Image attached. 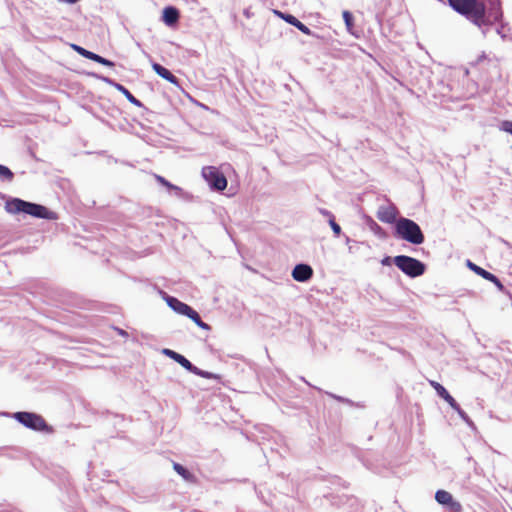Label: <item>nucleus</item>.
<instances>
[{
    "instance_id": "obj_17",
    "label": "nucleus",
    "mask_w": 512,
    "mask_h": 512,
    "mask_svg": "<svg viewBox=\"0 0 512 512\" xmlns=\"http://www.w3.org/2000/svg\"><path fill=\"white\" fill-rule=\"evenodd\" d=\"M284 20L287 23H289V24L295 26L296 28H298L304 34H306V35H311L312 34L311 30L306 25H304L302 22H300L293 15H286V17H284Z\"/></svg>"
},
{
    "instance_id": "obj_25",
    "label": "nucleus",
    "mask_w": 512,
    "mask_h": 512,
    "mask_svg": "<svg viewBox=\"0 0 512 512\" xmlns=\"http://www.w3.org/2000/svg\"><path fill=\"white\" fill-rule=\"evenodd\" d=\"M175 471L180 474L183 478L188 479L190 473L180 464L174 463L173 465Z\"/></svg>"
},
{
    "instance_id": "obj_1",
    "label": "nucleus",
    "mask_w": 512,
    "mask_h": 512,
    "mask_svg": "<svg viewBox=\"0 0 512 512\" xmlns=\"http://www.w3.org/2000/svg\"><path fill=\"white\" fill-rule=\"evenodd\" d=\"M8 213L11 214H17L20 212L26 213L28 215L37 217V218H43V219H55V213L52 211H49L46 207L26 202L24 200L14 198L12 200H9L6 202L5 206Z\"/></svg>"
},
{
    "instance_id": "obj_6",
    "label": "nucleus",
    "mask_w": 512,
    "mask_h": 512,
    "mask_svg": "<svg viewBox=\"0 0 512 512\" xmlns=\"http://www.w3.org/2000/svg\"><path fill=\"white\" fill-rule=\"evenodd\" d=\"M202 176L211 189L222 191L227 186V179L216 167L206 166L202 169Z\"/></svg>"
},
{
    "instance_id": "obj_28",
    "label": "nucleus",
    "mask_w": 512,
    "mask_h": 512,
    "mask_svg": "<svg viewBox=\"0 0 512 512\" xmlns=\"http://www.w3.org/2000/svg\"><path fill=\"white\" fill-rule=\"evenodd\" d=\"M458 415L468 424H471V420L470 418L468 417V415L460 408V406H458V410H455Z\"/></svg>"
},
{
    "instance_id": "obj_3",
    "label": "nucleus",
    "mask_w": 512,
    "mask_h": 512,
    "mask_svg": "<svg viewBox=\"0 0 512 512\" xmlns=\"http://www.w3.org/2000/svg\"><path fill=\"white\" fill-rule=\"evenodd\" d=\"M448 2L454 10L466 15L472 22L482 21L479 0H448Z\"/></svg>"
},
{
    "instance_id": "obj_13",
    "label": "nucleus",
    "mask_w": 512,
    "mask_h": 512,
    "mask_svg": "<svg viewBox=\"0 0 512 512\" xmlns=\"http://www.w3.org/2000/svg\"><path fill=\"white\" fill-rule=\"evenodd\" d=\"M162 353L164 355L168 356L169 358L173 359L175 362L180 364L183 368H185L189 372L193 367V364L188 359H186L183 355H181L173 350L165 348V349H163Z\"/></svg>"
},
{
    "instance_id": "obj_11",
    "label": "nucleus",
    "mask_w": 512,
    "mask_h": 512,
    "mask_svg": "<svg viewBox=\"0 0 512 512\" xmlns=\"http://www.w3.org/2000/svg\"><path fill=\"white\" fill-rule=\"evenodd\" d=\"M167 305L176 313L180 315L187 316L189 312H191L192 307L187 305L186 303L181 302L175 297L165 295L164 297Z\"/></svg>"
},
{
    "instance_id": "obj_29",
    "label": "nucleus",
    "mask_w": 512,
    "mask_h": 512,
    "mask_svg": "<svg viewBox=\"0 0 512 512\" xmlns=\"http://www.w3.org/2000/svg\"><path fill=\"white\" fill-rule=\"evenodd\" d=\"M502 130L512 134V121H504L501 125Z\"/></svg>"
},
{
    "instance_id": "obj_31",
    "label": "nucleus",
    "mask_w": 512,
    "mask_h": 512,
    "mask_svg": "<svg viewBox=\"0 0 512 512\" xmlns=\"http://www.w3.org/2000/svg\"><path fill=\"white\" fill-rule=\"evenodd\" d=\"M490 282L494 283L496 285V287L502 291L504 289V286L502 285V283L499 281V279L495 276V279L493 280H489Z\"/></svg>"
},
{
    "instance_id": "obj_18",
    "label": "nucleus",
    "mask_w": 512,
    "mask_h": 512,
    "mask_svg": "<svg viewBox=\"0 0 512 512\" xmlns=\"http://www.w3.org/2000/svg\"><path fill=\"white\" fill-rule=\"evenodd\" d=\"M467 266L474 271L477 275L483 277L486 280H493L495 279V275L492 273L484 270L483 268L477 266L476 264L472 263L470 260L467 261Z\"/></svg>"
},
{
    "instance_id": "obj_35",
    "label": "nucleus",
    "mask_w": 512,
    "mask_h": 512,
    "mask_svg": "<svg viewBox=\"0 0 512 512\" xmlns=\"http://www.w3.org/2000/svg\"><path fill=\"white\" fill-rule=\"evenodd\" d=\"M275 13H276L279 17H281L282 19H284V17H286V15H287V14H284V13L279 12V11H275Z\"/></svg>"
},
{
    "instance_id": "obj_8",
    "label": "nucleus",
    "mask_w": 512,
    "mask_h": 512,
    "mask_svg": "<svg viewBox=\"0 0 512 512\" xmlns=\"http://www.w3.org/2000/svg\"><path fill=\"white\" fill-rule=\"evenodd\" d=\"M436 501L445 506L449 512H461L462 506L456 501L452 494L445 490H438L435 494Z\"/></svg>"
},
{
    "instance_id": "obj_33",
    "label": "nucleus",
    "mask_w": 512,
    "mask_h": 512,
    "mask_svg": "<svg viewBox=\"0 0 512 512\" xmlns=\"http://www.w3.org/2000/svg\"><path fill=\"white\" fill-rule=\"evenodd\" d=\"M59 2L68 3V4H75L79 0H58Z\"/></svg>"
},
{
    "instance_id": "obj_30",
    "label": "nucleus",
    "mask_w": 512,
    "mask_h": 512,
    "mask_svg": "<svg viewBox=\"0 0 512 512\" xmlns=\"http://www.w3.org/2000/svg\"><path fill=\"white\" fill-rule=\"evenodd\" d=\"M318 211H319V213L321 215H323L324 217L328 218V221H330L331 219L335 218L334 215L330 211H328L327 209L319 208Z\"/></svg>"
},
{
    "instance_id": "obj_9",
    "label": "nucleus",
    "mask_w": 512,
    "mask_h": 512,
    "mask_svg": "<svg viewBox=\"0 0 512 512\" xmlns=\"http://www.w3.org/2000/svg\"><path fill=\"white\" fill-rule=\"evenodd\" d=\"M398 210L392 204L382 205L377 211V218L384 223L392 224L398 220Z\"/></svg>"
},
{
    "instance_id": "obj_7",
    "label": "nucleus",
    "mask_w": 512,
    "mask_h": 512,
    "mask_svg": "<svg viewBox=\"0 0 512 512\" xmlns=\"http://www.w3.org/2000/svg\"><path fill=\"white\" fill-rule=\"evenodd\" d=\"M13 417L25 427L36 431H42L47 428L45 420L40 415L35 413L17 412L13 415Z\"/></svg>"
},
{
    "instance_id": "obj_22",
    "label": "nucleus",
    "mask_w": 512,
    "mask_h": 512,
    "mask_svg": "<svg viewBox=\"0 0 512 512\" xmlns=\"http://www.w3.org/2000/svg\"><path fill=\"white\" fill-rule=\"evenodd\" d=\"M430 385L435 389V391L441 398H443L448 393V391L440 383L436 381L431 380Z\"/></svg>"
},
{
    "instance_id": "obj_2",
    "label": "nucleus",
    "mask_w": 512,
    "mask_h": 512,
    "mask_svg": "<svg viewBox=\"0 0 512 512\" xmlns=\"http://www.w3.org/2000/svg\"><path fill=\"white\" fill-rule=\"evenodd\" d=\"M397 238L419 245L424 242V235L419 225L408 218L401 217L396 221L395 233Z\"/></svg>"
},
{
    "instance_id": "obj_24",
    "label": "nucleus",
    "mask_w": 512,
    "mask_h": 512,
    "mask_svg": "<svg viewBox=\"0 0 512 512\" xmlns=\"http://www.w3.org/2000/svg\"><path fill=\"white\" fill-rule=\"evenodd\" d=\"M156 179L159 183H161L162 185H164L165 187H167L168 189H171V190H175L177 192H181V188H179L178 186H175L173 184H171L170 182H168L165 178H163L162 176H156Z\"/></svg>"
},
{
    "instance_id": "obj_32",
    "label": "nucleus",
    "mask_w": 512,
    "mask_h": 512,
    "mask_svg": "<svg viewBox=\"0 0 512 512\" xmlns=\"http://www.w3.org/2000/svg\"><path fill=\"white\" fill-rule=\"evenodd\" d=\"M391 261H392L391 257L387 256L382 259L381 263L384 266H389L391 264Z\"/></svg>"
},
{
    "instance_id": "obj_16",
    "label": "nucleus",
    "mask_w": 512,
    "mask_h": 512,
    "mask_svg": "<svg viewBox=\"0 0 512 512\" xmlns=\"http://www.w3.org/2000/svg\"><path fill=\"white\" fill-rule=\"evenodd\" d=\"M179 18V13L178 11L173 8V7H166L164 10H163V21L167 24V25H173L177 22Z\"/></svg>"
},
{
    "instance_id": "obj_26",
    "label": "nucleus",
    "mask_w": 512,
    "mask_h": 512,
    "mask_svg": "<svg viewBox=\"0 0 512 512\" xmlns=\"http://www.w3.org/2000/svg\"><path fill=\"white\" fill-rule=\"evenodd\" d=\"M443 399L451 406L452 409L454 410H458V403L455 401V399L449 394L447 393Z\"/></svg>"
},
{
    "instance_id": "obj_34",
    "label": "nucleus",
    "mask_w": 512,
    "mask_h": 512,
    "mask_svg": "<svg viewBox=\"0 0 512 512\" xmlns=\"http://www.w3.org/2000/svg\"><path fill=\"white\" fill-rule=\"evenodd\" d=\"M117 332L119 335H121L123 337H126L128 335L127 332L122 329H117Z\"/></svg>"
},
{
    "instance_id": "obj_21",
    "label": "nucleus",
    "mask_w": 512,
    "mask_h": 512,
    "mask_svg": "<svg viewBox=\"0 0 512 512\" xmlns=\"http://www.w3.org/2000/svg\"><path fill=\"white\" fill-rule=\"evenodd\" d=\"M13 177L14 174L8 167L0 165V180L11 182Z\"/></svg>"
},
{
    "instance_id": "obj_19",
    "label": "nucleus",
    "mask_w": 512,
    "mask_h": 512,
    "mask_svg": "<svg viewBox=\"0 0 512 512\" xmlns=\"http://www.w3.org/2000/svg\"><path fill=\"white\" fill-rule=\"evenodd\" d=\"M187 317L190 318L199 328L207 331L211 330L210 325L203 322L198 312L195 311L193 308L191 309V312L188 313Z\"/></svg>"
},
{
    "instance_id": "obj_20",
    "label": "nucleus",
    "mask_w": 512,
    "mask_h": 512,
    "mask_svg": "<svg viewBox=\"0 0 512 512\" xmlns=\"http://www.w3.org/2000/svg\"><path fill=\"white\" fill-rule=\"evenodd\" d=\"M190 372L197 376H200L202 378H206V379H219V376L217 374L201 370L194 365H193L192 369L190 370Z\"/></svg>"
},
{
    "instance_id": "obj_37",
    "label": "nucleus",
    "mask_w": 512,
    "mask_h": 512,
    "mask_svg": "<svg viewBox=\"0 0 512 512\" xmlns=\"http://www.w3.org/2000/svg\"><path fill=\"white\" fill-rule=\"evenodd\" d=\"M374 226H375V229H374L375 232H378L381 230V227L378 224L374 223Z\"/></svg>"
},
{
    "instance_id": "obj_5",
    "label": "nucleus",
    "mask_w": 512,
    "mask_h": 512,
    "mask_svg": "<svg viewBox=\"0 0 512 512\" xmlns=\"http://www.w3.org/2000/svg\"><path fill=\"white\" fill-rule=\"evenodd\" d=\"M481 8V20L479 22H473L478 27L491 25L494 22L498 21L501 18V9L499 0H488V6L486 7L483 3L480 2Z\"/></svg>"
},
{
    "instance_id": "obj_27",
    "label": "nucleus",
    "mask_w": 512,
    "mask_h": 512,
    "mask_svg": "<svg viewBox=\"0 0 512 512\" xmlns=\"http://www.w3.org/2000/svg\"><path fill=\"white\" fill-rule=\"evenodd\" d=\"M328 222L335 236H339L341 234V227L335 222V218L331 219Z\"/></svg>"
},
{
    "instance_id": "obj_36",
    "label": "nucleus",
    "mask_w": 512,
    "mask_h": 512,
    "mask_svg": "<svg viewBox=\"0 0 512 512\" xmlns=\"http://www.w3.org/2000/svg\"><path fill=\"white\" fill-rule=\"evenodd\" d=\"M329 395H330L331 397H333V398H335V399L339 400V401H343V402L345 401L343 398H341V397H339V396H336V395H333V394H329Z\"/></svg>"
},
{
    "instance_id": "obj_10",
    "label": "nucleus",
    "mask_w": 512,
    "mask_h": 512,
    "mask_svg": "<svg viewBox=\"0 0 512 512\" xmlns=\"http://www.w3.org/2000/svg\"><path fill=\"white\" fill-rule=\"evenodd\" d=\"M313 276V269L307 264H298L292 270V277L298 282H306Z\"/></svg>"
},
{
    "instance_id": "obj_23",
    "label": "nucleus",
    "mask_w": 512,
    "mask_h": 512,
    "mask_svg": "<svg viewBox=\"0 0 512 512\" xmlns=\"http://www.w3.org/2000/svg\"><path fill=\"white\" fill-rule=\"evenodd\" d=\"M342 15H343V19H344L346 28L350 32L353 27V16L349 11H344Z\"/></svg>"
},
{
    "instance_id": "obj_4",
    "label": "nucleus",
    "mask_w": 512,
    "mask_h": 512,
    "mask_svg": "<svg viewBox=\"0 0 512 512\" xmlns=\"http://www.w3.org/2000/svg\"><path fill=\"white\" fill-rule=\"evenodd\" d=\"M393 261L402 272L410 277L420 276L425 271V266L422 262L409 256L399 255Z\"/></svg>"
},
{
    "instance_id": "obj_12",
    "label": "nucleus",
    "mask_w": 512,
    "mask_h": 512,
    "mask_svg": "<svg viewBox=\"0 0 512 512\" xmlns=\"http://www.w3.org/2000/svg\"><path fill=\"white\" fill-rule=\"evenodd\" d=\"M73 48L83 57L89 59V60H92V61H95L97 63H100L102 65H105V66H108V67H113L114 66V63L106 58H103L101 57L100 55L98 54H95L91 51H88L80 46H77V45H73Z\"/></svg>"
},
{
    "instance_id": "obj_15",
    "label": "nucleus",
    "mask_w": 512,
    "mask_h": 512,
    "mask_svg": "<svg viewBox=\"0 0 512 512\" xmlns=\"http://www.w3.org/2000/svg\"><path fill=\"white\" fill-rule=\"evenodd\" d=\"M104 81L113 85L118 91H120L127 98V100L130 103H132L138 107H140L142 105L141 102L138 99H136L123 85L114 83L112 80H110L108 78H104Z\"/></svg>"
},
{
    "instance_id": "obj_14",
    "label": "nucleus",
    "mask_w": 512,
    "mask_h": 512,
    "mask_svg": "<svg viewBox=\"0 0 512 512\" xmlns=\"http://www.w3.org/2000/svg\"><path fill=\"white\" fill-rule=\"evenodd\" d=\"M152 68L155 71V73L163 79L169 81L172 84H178L177 78L165 67L161 66L158 63H153Z\"/></svg>"
}]
</instances>
